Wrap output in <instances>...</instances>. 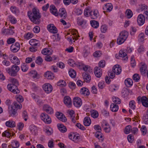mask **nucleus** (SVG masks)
<instances>
[{"label":"nucleus","mask_w":148,"mask_h":148,"mask_svg":"<svg viewBox=\"0 0 148 148\" xmlns=\"http://www.w3.org/2000/svg\"><path fill=\"white\" fill-rule=\"evenodd\" d=\"M27 15L31 21L33 23L38 24L40 23V18L41 16L39 13V10L36 8H33L32 12L29 11L27 12Z\"/></svg>","instance_id":"1"},{"label":"nucleus","mask_w":148,"mask_h":148,"mask_svg":"<svg viewBox=\"0 0 148 148\" xmlns=\"http://www.w3.org/2000/svg\"><path fill=\"white\" fill-rule=\"evenodd\" d=\"M14 105L11 106L10 108H8V113L10 115L12 116H16L17 113V111L18 109H20L22 107V105L19 102L13 103Z\"/></svg>","instance_id":"2"},{"label":"nucleus","mask_w":148,"mask_h":148,"mask_svg":"<svg viewBox=\"0 0 148 148\" xmlns=\"http://www.w3.org/2000/svg\"><path fill=\"white\" fill-rule=\"evenodd\" d=\"M19 70V67L15 65L12 66L11 68H7L5 69L6 72L12 77L16 76Z\"/></svg>","instance_id":"3"},{"label":"nucleus","mask_w":148,"mask_h":148,"mask_svg":"<svg viewBox=\"0 0 148 148\" xmlns=\"http://www.w3.org/2000/svg\"><path fill=\"white\" fill-rule=\"evenodd\" d=\"M128 36V32L125 31L121 32L117 39V43L118 45L123 43L126 40Z\"/></svg>","instance_id":"4"},{"label":"nucleus","mask_w":148,"mask_h":148,"mask_svg":"<svg viewBox=\"0 0 148 148\" xmlns=\"http://www.w3.org/2000/svg\"><path fill=\"white\" fill-rule=\"evenodd\" d=\"M137 100L138 103H141L144 106L148 107V99L145 96L141 97L139 96L137 98Z\"/></svg>","instance_id":"5"},{"label":"nucleus","mask_w":148,"mask_h":148,"mask_svg":"<svg viewBox=\"0 0 148 148\" xmlns=\"http://www.w3.org/2000/svg\"><path fill=\"white\" fill-rule=\"evenodd\" d=\"M7 88L8 90L11 91L14 94L19 93L20 91L17 88L16 85H14L13 84H9L7 85Z\"/></svg>","instance_id":"6"},{"label":"nucleus","mask_w":148,"mask_h":148,"mask_svg":"<svg viewBox=\"0 0 148 148\" xmlns=\"http://www.w3.org/2000/svg\"><path fill=\"white\" fill-rule=\"evenodd\" d=\"M41 119L47 124H50L51 122V118L45 113H42L40 115Z\"/></svg>","instance_id":"7"},{"label":"nucleus","mask_w":148,"mask_h":148,"mask_svg":"<svg viewBox=\"0 0 148 148\" xmlns=\"http://www.w3.org/2000/svg\"><path fill=\"white\" fill-rule=\"evenodd\" d=\"M14 29V27H9V28H3L2 30V33L5 35H12L14 33V31L13 30Z\"/></svg>","instance_id":"8"},{"label":"nucleus","mask_w":148,"mask_h":148,"mask_svg":"<svg viewBox=\"0 0 148 148\" xmlns=\"http://www.w3.org/2000/svg\"><path fill=\"white\" fill-rule=\"evenodd\" d=\"M42 88L45 92L49 94L53 90V87L51 84L49 83H45L42 86Z\"/></svg>","instance_id":"9"},{"label":"nucleus","mask_w":148,"mask_h":148,"mask_svg":"<svg viewBox=\"0 0 148 148\" xmlns=\"http://www.w3.org/2000/svg\"><path fill=\"white\" fill-rule=\"evenodd\" d=\"M73 105L76 107H79L82 104V100L78 97H75L73 99Z\"/></svg>","instance_id":"10"},{"label":"nucleus","mask_w":148,"mask_h":148,"mask_svg":"<svg viewBox=\"0 0 148 148\" xmlns=\"http://www.w3.org/2000/svg\"><path fill=\"white\" fill-rule=\"evenodd\" d=\"M20 45L19 43L16 42L15 44H12L10 47L11 51L14 53L18 51L20 49Z\"/></svg>","instance_id":"11"},{"label":"nucleus","mask_w":148,"mask_h":148,"mask_svg":"<svg viewBox=\"0 0 148 148\" xmlns=\"http://www.w3.org/2000/svg\"><path fill=\"white\" fill-rule=\"evenodd\" d=\"M47 29L49 32L53 34L57 33L58 32L57 28L53 24H52L47 26Z\"/></svg>","instance_id":"12"},{"label":"nucleus","mask_w":148,"mask_h":148,"mask_svg":"<svg viewBox=\"0 0 148 148\" xmlns=\"http://www.w3.org/2000/svg\"><path fill=\"white\" fill-rule=\"evenodd\" d=\"M112 71L116 75H119L121 72V69L119 65H116L113 67Z\"/></svg>","instance_id":"13"},{"label":"nucleus","mask_w":148,"mask_h":148,"mask_svg":"<svg viewBox=\"0 0 148 148\" xmlns=\"http://www.w3.org/2000/svg\"><path fill=\"white\" fill-rule=\"evenodd\" d=\"M94 73L96 76L99 78L101 76L102 72L101 68L99 67H96L94 69Z\"/></svg>","instance_id":"14"},{"label":"nucleus","mask_w":148,"mask_h":148,"mask_svg":"<svg viewBox=\"0 0 148 148\" xmlns=\"http://www.w3.org/2000/svg\"><path fill=\"white\" fill-rule=\"evenodd\" d=\"M43 109L47 113L52 114L53 113V110L52 108L49 105L46 104L44 105Z\"/></svg>","instance_id":"15"},{"label":"nucleus","mask_w":148,"mask_h":148,"mask_svg":"<svg viewBox=\"0 0 148 148\" xmlns=\"http://www.w3.org/2000/svg\"><path fill=\"white\" fill-rule=\"evenodd\" d=\"M145 21L144 16L142 14H140L137 18V22L138 24L140 25H142L144 24Z\"/></svg>","instance_id":"16"},{"label":"nucleus","mask_w":148,"mask_h":148,"mask_svg":"<svg viewBox=\"0 0 148 148\" xmlns=\"http://www.w3.org/2000/svg\"><path fill=\"white\" fill-rule=\"evenodd\" d=\"M29 74L30 76L33 78L39 79L40 77V75L37 73V71L34 70L30 71Z\"/></svg>","instance_id":"17"},{"label":"nucleus","mask_w":148,"mask_h":148,"mask_svg":"<svg viewBox=\"0 0 148 148\" xmlns=\"http://www.w3.org/2000/svg\"><path fill=\"white\" fill-rule=\"evenodd\" d=\"M58 14L63 19L65 18L67 16V13L64 8H60Z\"/></svg>","instance_id":"18"},{"label":"nucleus","mask_w":148,"mask_h":148,"mask_svg":"<svg viewBox=\"0 0 148 148\" xmlns=\"http://www.w3.org/2000/svg\"><path fill=\"white\" fill-rule=\"evenodd\" d=\"M113 6L111 3H108L106 4L103 8L104 12H109L112 10Z\"/></svg>","instance_id":"19"},{"label":"nucleus","mask_w":148,"mask_h":148,"mask_svg":"<svg viewBox=\"0 0 148 148\" xmlns=\"http://www.w3.org/2000/svg\"><path fill=\"white\" fill-rule=\"evenodd\" d=\"M56 116L60 120L64 122H65L66 121V119L65 116L61 113L57 112L56 113Z\"/></svg>","instance_id":"20"},{"label":"nucleus","mask_w":148,"mask_h":148,"mask_svg":"<svg viewBox=\"0 0 148 148\" xmlns=\"http://www.w3.org/2000/svg\"><path fill=\"white\" fill-rule=\"evenodd\" d=\"M119 55L121 57H125L124 60H127L128 57L127 56V51L126 50L122 49L120 50L119 53Z\"/></svg>","instance_id":"21"},{"label":"nucleus","mask_w":148,"mask_h":148,"mask_svg":"<svg viewBox=\"0 0 148 148\" xmlns=\"http://www.w3.org/2000/svg\"><path fill=\"white\" fill-rule=\"evenodd\" d=\"M50 10L51 13L56 16L58 15L57 10L55 6L53 5H51L50 6Z\"/></svg>","instance_id":"22"},{"label":"nucleus","mask_w":148,"mask_h":148,"mask_svg":"<svg viewBox=\"0 0 148 148\" xmlns=\"http://www.w3.org/2000/svg\"><path fill=\"white\" fill-rule=\"evenodd\" d=\"M44 77L49 79H52L54 78L53 74L51 71H48L46 72L44 74Z\"/></svg>","instance_id":"23"},{"label":"nucleus","mask_w":148,"mask_h":148,"mask_svg":"<svg viewBox=\"0 0 148 148\" xmlns=\"http://www.w3.org/2000/svg\"><path fill=\"white\" fill-rule=\"evenodd\" d=\"M80 93L81 94L86 96L89 95L90 92L89 90L86 88L83 87L80 90Z\"/></svg>","instance_id":"24"},{"label":"nucleus","mask_w":148,"mask_h":148,"mask_svg":"<svg viewBox=\"0 0 148 148\" xmlns=\"http://www.w3.org/2000/svg\"><path fill=\"white\" fill-rule=\"evenodd\" d=\"M129 93L130 90L128 88H124L122 90V95L123 97L124 98L127 97Z\"/></svg>","instance_id":"25"},{"label":"nucleus","mask_w":148,"mask_h":148,"mask_svg":"<svg viewBox=\"0 0 148 148\" xmlns=\"http://www.w3.org/2000/svg\"><path fill=\"white\" fill-rule=\"evenodd\" d=\"M83 78L84 81L87 83H89L91 80V77L88 73H84L83 74Z\"/></svg>","instance_id":"26"},{"label":"nucleus","mask_w":148,"mask_h":148,"mask_svg":"<svg viewBox=\"0 0 148 148\" xmlns=\"http://www.w3.org/2000/svg\"><path fill=\"white\" fill-rule=\"evenodd\" d=\"M64 104L67 106H69L71 105L72 101L71 98L68 96L64 97Z\"/></svg>","instance_id":"27"},{"label":"nucleus","mask_w":148,"mask_h":148,"mask_svg":"<svg viewBox=\"0 0 148 148\" xmlns=\"http://www.w3.org/2000/svg\"><path fill=\"white\" fill-rule=\"evenodd\" d=\"M98 15L99 13L97 10L91 11L90 16L92 18L96 19L97 18Z\"/></svg>","instance_id":"28"},{"label":"nucleus","mask_w":148,"mask_h":148,"mask_svg":"<svg viewBox=\"0 0 148 148\" xmlns=\"http://www.w3.org/2000/svg\"><path fill=\"white\" fill-rule=\"evenodd\" d=\"M147 70V65L145 64H142L140 69V71L142 75H144L146 74Z\"/></svg>","instance_id":"29"},{"label":"nucleus","mask_w":148,"mask_h":148,"mask_svg":"<svg viewBox=\"0 0 148 148\" xmlns=\"http://www.w3.org/2000/svg\"><path fill=\"white\" fill-rule=\"evenodd\" d=\"M91 123V121L90 117L86 116L84 118V123L85 126H89Z\"/></svg>","instance_id":"30"},{"label":"nucleus","mask_w":148,"mask_h":148,"mask_svg":"<svg viewBox=\"0 0 148 148\" xmlns=\"http://www.w3.org/2000/svg\"><path fill=\"white\" fill-rule=\"evenodd\" d=\"M10 61L14 65H18L20 64V61L18 58L16 56H13L12 59H10Z\"/></svg>","instance_id":"31"},{"label":"nucleus","mask_w":148,"mask_h":148,"mask_svg":"<svg viewBox=\"0 0 148 148\" xmlns=\"http://www.w3.org/2000/svg\"><path fill=\"white\" fill-rule=\"evenodd\" d=\"M58 128L59 130L62 133L66 132L67 131V129L66 127L64 126L63 124H58L57 125Z\"/></svg>","instance_id":"32"},{"label":"nucleus","mask_w":148,"mask_h":148,"mask_svg":"<svg viewBox=\"0 0 148 148\" xmlns=\"http://www.w3.org/2000/svg\"><path fill=\"white\" fill-rule=\"evenodd\" d=\"M110 108L111 110L113 112H116L119 109L118 106L114 103L111 104Z\"/></svg>","instance_id":"33"},{"label":"nucleus","mask_w":148,"mask_h":148,"mask_svg":"<svg viewBox=\"0 0 148 148\" xmlns=\"http://www.w3.org/2000/svg\"><path fill=\"white\" fill-rule=\"evenodd\" d=\"M6 126L8 127H13L15 126V122L12 121H7L5 123Z\"/></svg>","instance_id":"34"},{"label":"nucleus","mask_w":148,"mask_h":148,"mask_svg":"<svg viewBox=\"0 0 148 148\" xmlns=\"http://www.w3.org/2000/svg\"><path fill=\"white\" fill-rule=\"evenodd\" d=\"M42 53L44 55H48L52 54L51 52L48 48H45L43 49L41 51Z\"/></svg>","instance_id":"35"},{"label":"nucleus","mask_w":148,"mask_h":148,"mask_svg":"<svg viewBox=\"0 0 148 148\" xmlns=\"http://www.w3.org/2000/svg\"><path fill=\"white\" fill-rule=\"evenodd\" d=\"M91 9L89 7L86 8L84 10V14L86 17L90 16L91 12Z\"/></svg>","instance_id":"36"},{"label":"nucleus","mask_w":148,"mask_h":148,"mask_svg":"<svg viewBox=\"0 0 148 148\" xmlns=\"http://www.w3.org/2000/svg\"><path fill=\"white\" fill-rule=\"evenodd\" d=\"M29 129L32 134L34 135L36 134L37 132V129L36 126L32 125L30 126Z\"/></svg>","instance_id":"37"},{"label":"nucleus","mask_w":148,"mask_h":148,"mask_svg":"<svg viewBox=\"0 0 148 148\" xmlns=\"http://www.w3.org/2000/svg\"><path fill=\"white\" fill-rule=\"evenodd\" d=\"M125 84L126 86L130 87L132 85L133 82L131 79L127 78L125 80Z\"/></svg>","instance_id":"38"},{"label":"nucleus","mask_w":148,"mask_h":148,"mask_svg":"<svg viewBox=\"0 0 148 148\" xmlns=\"http://www.w3.org/2000/svg\"><path fill=\"white\" fill-rule=\"evenodd\" d=\"M77 22L78 25H81L84 24H85L86 21L82 17H78L77 19Z\"/></svg>","instance_id":"39"},{"label":"nucleus","mask_w":148,"mask_h":148,"mask_svg":"<svg viewBox=\"0 0 148 148\" xmlns=\"http://www.w3.org/2000/svg\"><path fill=\"white\" fill-rule=\"evenodd\" d=\"M38 41L35 39H31L29 41V44L32 46H36L38 45Z\"/></svg>","instance_id":"40"},{"label":"nucleus","mask_w":148,"mask_h":148,"mask_svg":"<svg viewBox=\"0 0 148 148\" xmlns=\"http://www.w3.org/2000/svg\"><path fill=\"white\" fill-rule=\"evenodd\" d=\"M91 26L95 28H97L99 26V23L93 20L90 22Z\"/></svg>","instance_id":"41"},{"label":"nucleus","mask_w":148,"mask_h":148,"mask_svg":"<svg viewBox=\"0 0 148 148\" xmlns=\"http://www.w3.org/2000/svg\"><path fill=\"white\" fill-rule=\"evenodd\" d=\"M57 85L58 86L64 87L66 85V84L64 80L61 79L57 82Z\"/></svg>","instance_id":"42"},{"label":"nucleus","mask_w":148,"mask_h":148,"mask_svg":"<svg viewBox=\"0 0 148 148\" xmlns=\"http://www.w3.org/2000/svg\"><path fill=\"white\" fill-rule=\"evenodd\" d=\"M125 14L126 16L128 18H130L133 16V13L132 12L130 9H127L125 12Z\"/></svg>","instance_id":"43"},{"label":"nucleus","mask_w":148,"mask_h":148,"mask_svg":"<svg viewBox=\"0 0 148 148\" xmlns=\"http://www.w3.org/2000/svg\"><path fill=\"white\" fill-rule=\"evenodd\" d=\"M69 74L72 78H75L76 75V72L74 70L71 69L69 72Z\"/></svg>","instance_id":"44"},{"label":"nucleus","mask_w":148,"mask_h":148,"mask_svg":"<svg viewBox=\"0 0 148 148\" xmlns=\"http://www.w3.org/2000/svg\"><path fill=\"white\" fill-rule=\"evenodd\" d=\"M132 126L130 125L127 126L125 128L124 131V133L125 134H129L131 131Z\"/></svg>","instance_id":"45"},{"label":"nucleus","mask_w":148,"mask_h":148,"mask_svg":"<svg viewBox=\"0 0 148 148\" xmlns=\"http://www.w3.org/2000/svg\"><path fill=\"white\" fill-rule=\"evenodd\" d=\"M8 18L10 21L13 24H15L17 22V20L12 15H10L8 16Z\"/></svg>","instance_id":"46"},{"label":"nucleus","mask_w":148,"mask_h":148,"mask_svg":"<svg viewBox=\"0 0 148 148\" xmlns=\"http://www.w3.org/2000/svg\"><path fill=\"white\" fill-rule=\"evenodd\" d=\"M112 101L116 104H119L121 103V100L117 97H114L112 98Z\"/></svg>","instance_id":"47"},{"label":"nucleus","mask_w":148,"mask_h":148,"mask_svg":"<svg viewBox=\"0 0 148 148\" xmlns=\"http://www.w3.org/2000/svg\"><path fill=\"white\" fill-rule=\"evenodd\" d=\"M10 9L12 12L14 14L18 13L19 12V10L15 6H11Z\"/></svg>","instance_id":"48"},{"label":"nucleus","mask_w":148,"mask_h":148,"mask_svg":"<svg viewBox=\"0 0 148 148\" xmlns=\"http://www.w3.org/2000/svg\"><path fill=\"white\" fill-rule=\"evenodd\" d=\"M107 26L106 25H101L100 28L101 32L102 33L106 32L107 31Z\"/></svg>","instance_id":"49"},{"label":"nucleus","mask_w":148,"mask_h":148,"mask_svg":"<svg viewBox=\"0 0 148 148\" xmlns=\"http://www.w3.org/2000/svg\"><path fill=\"white\" fill-rule=\"evenodd\" d=\"M78 66L82 67L83 70L85 71H87L89 68L88 66L84 65L83 64L81 63H78Z\"/></svg>","instance_id":"50"},{"label":"nucleus","mask_w":148,"mask_h":148,"mask_svg":"<svg viewBox=\"0 0 148 148\" xmlns=\"http://www.w3.org/2000/svg\"><path fill=\"white\" fill-rule=\"evenodd\" d=\"M143 119L145 123L148 124V115L146 114H144Z\"/></svg>","instance_id":"51"},{"label":"nucleus","mask_w":148,"mask_h":148,"mask_svg":"<svg viewBox=\"0 0 148 148\" xmlns=\"http://www.w3.org/2000/svg\"><path fill=\"white\" fill-rule=\"evenodd\" d=\"M130 107L133 110L134 109L136 108L135 102L134 100L130 101L129 102Z\"/></svg>","instance_id":"52"},{"label":"nucleus","mask_w":148,"mask_h":148,"mask_svg":"<svg viewBox=\"0 0 148 148\" xmlns=\"http://www.w3.org/2000/svg\"><path fill=\"white\" fill-rule=\"evenodd\" d=\"M144 34L143 33H140L138 36V40L139 42H142L144 40Z\"/></svg>","instance_id":"53"},{"label":"nucleus","mask_w":148,"mask_h":148,"mask_svg":"<svg viewBox=\"0 0 148 148\" xmlns=\"http://www.w3.org/2000/svg\"><path fill=\"white\" fill-rule=\"evenodd\" d=\"M108 74L110 78L113 79L115 77L116 74L113 72L112 71L109 70L108 72Z\"/></svg>","instance_id":"54"},{"label":"nucleus","mask_w":148,"mask_h":148,"mask_svg":"<svg viewBox=\"0 0 148 148\" xmlns=\"http://www.w3.org/2000/svg\"><path fill=\"white\" fill-rule=\"evenodd\" d=\"M10 81L12 84H13L14 85H16L17 86L18 85V82L17 80L13 78L12 77L10 79Z\"/></svg>","instance_id":"55"},{"label":"nucleus","mask_w":148,"mask_h":148,"mask_svg":"<svg viewBox=\"0 0 148 148\" xmlns=\"http://www.w3.org/2000/svg\"><path fill=\"white\" fill-rule=\"evenodd\" d=\"M22 117L25 121H27L28 119V115L27 112L25 110H24L22 112Z\"/></svg>","instance_id":"56"},{"label":"nucleus","mask_w":148,"mask_h":148,"mask_svg":"<svg viewBox=\"0 0 148 148\" xmlns=\"http://www.w3.org/2000/svg\"><path fill=\"white\" fill-rule=\"evenodd\" d=\"M33 36L32 34L30 33H27L25 34L24 36V38L26 39H29L31 38Z\"/></svg>","instance_id":"57"},{"label":"nucleus","mask_w":148,"mask_h":148,"mask_svg":"<svg viewBox=\"0 0 148 148\" xmlns=\"http://www.w3.org/2000/svg\"><path fill=\"white\" fill-rule=\"evenodd\" d=\"M19 144L18 142L17 141H14L12 143V147L14 148H17L19 147Z\"/></svg>","instance_id":"58"},{"label":"nucleus","mask_w":148,"mask_h":148,"mask_svg":"<svg viewBox=\"0 0 148 148\" xmlns=\"http://www.w3.org/2000/svg\"><path fill=\"white\" fill-rule=\"evenodd\" d=\"M69 88L72 90L74 89L76 87L75 84L73 82H69Z\"/></svg>","instance_id":"59"},{"label":"nucleus","mask_w":148,"mask_h":148,"mask_svg":"<svg viewBox=\"0 0 148 148\" xmlns=\"http://www.w3.org/2000/svg\"><path fill=\"white\" fill-rule=\"evenodd\" d=\"M133 79L135 81V82H138L140 79V77L139 76V74H134L133 75Z\"/></svg>","instance_id":"60"},{"label":"nucleus","mask_w":148,"mask_h":148,"mask_svg":"<svg viewBox=\"0 0 148 148\" xmlns=\"http://www.w3.org/2000/svg\"><path fill=\"white\" fill-rule=\"evenodd\" d=\"M15 41V38H8L7 40V43L8 44H10L13 43Z\"/></svg>","instance_id":"61"},{"label":"nucleus","mask_w":148,"mask_h":148,"mask_svg":"<svg viewBox=\"0 0 148 148\" xmlns=\"http://www.w3.org/2000/svg\"><path fill=\"white\" fill-rule=\"evenodd\" d=\"M42 58L38 56L36 58V62L37 64H40L42 63Z\"/></svg>","instance_id":"62"},{"label":"nucleus","mask_w":148,"mask_h":148,"mask_svg":"<svg viewBox=\"0 0 148 148\" xmlns=\"http://www.w3.org/2000/svg\"><path fill=\"white\" fill-rule=\"evenodd\" d=\"M93 55L95 57H100L101 55V51H97L94 53Z\"/></svg>","instance_id":"63"},{"label":"nucleus","mask_w":148,"mask_h":148,"mask_svg":"<svg viewBox=\"0 0 148 148\" xmlns=\"http://www.w3.org/2000/svg\"><path fill=\"white\" fill-rule=\"evenodd\" d=\"M21 69L23 72H26L27 71L28 68L25 64H23L21 66Z\"/></svg>","instance_id":"64"}]
</instances>
